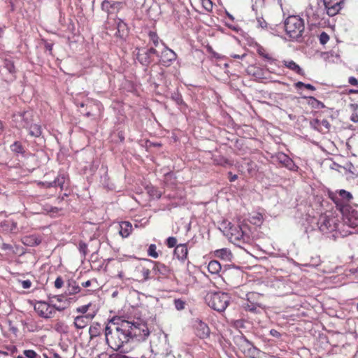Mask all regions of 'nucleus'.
<instances>
[{
  "label": "nucleus",
  "instance_id": "59",
  "mask_svg": "<svg viewBox=\"0 0 358 358\" xmlns=\"http://www.w3.org/2000/svg\"><path fill=\"white\" fill-rule=\"evenodd\" d=\"M141 272H142L144 280H148V279L150 278V271L148 268H143Z\"/></svg>",
  "mask_w": 358,
  "mask_h": 358
},
{
  "label": "nucleus",
  "instance_id": "7",
  "mask_svg": "<svg viewBox=\"0 0 358 358\" xmlns=\"http://www.w3.org/2000/svg\"><path fill=\"white\" fill-rule=\"evenodd\" d=\"M66 309V306H57L56 304H50L45 301H38L34 306V310L38 315L45 319L52 317L55 313V310L62 311Z\"/></svg>",
  "mask_w": 358,
  "mask_h": 358
},
{
  "label": "nucleus",
  "instance_id": "52",
  "mask_svg": "<svg viewBox=\"0 0 358 358\" xmlns=\"http://www.w3.org/2000/svg\"><path fill=\"white\" fill-rule=\"evenodd\" d=\"M202 6L206 11H211L213 9V2L211 0H201Z\"/></svg>",
  "mask_w": 358,
  "mask_h": 358
},
{
  "label": "nucleus",
  "instance_id": "51",
  "mask_svg": "<svg viewBox=\"0 0 358 358\" xmlns=\"http://www.w3.org/2000/svg\"><path fill=\"white\" fill-rule=\"evenodd\" d=\"M320 125H322L324 128V130H323V132L322 134H327L330 131L331 124L327 119H323L322 120H320Z\"/></svg>",
  "mask_w": 358,
  "mask_h": 358
},
{
  "label": "nucleus",
  "instance_id": "46",
  "mask_svg": "<svg viewBox=\"0 0 358 358\" xmlns=\"http://www.w3.org/2000/svg\"><path fill=\"white\" fill-rule=\"evenodd\" d=\"M157 246L155 244H150L148 249V255L155 259L157 258L159 255L157 252Z\"/></svg>",
  "mask_w": 358,
  "mask_h": 358
},
{
  "label": "nucleus",
  "instance_id": "42",
  "mask_svg": "<svg viewBox=\"0 0 358 358\" xmlns=\"http://www.w3.org/2000/svg\"><path fill=\"white\" fill-rule=\"evenodd\" d=\"M3 67L9 72V73L12 75L15 73V68L13 61L5 59L3 61Z\"/></svg>",
  "mask_w": 358,
  "mask_h": 358
},
{
  "label": "nucleus",
  "instance_id": "5",
  "mask_svg": "<svg viewBox=\"0 0 358 358\" xmlns=\"http://www.w3.org/2000/svg\"><path fill=\"white\" fill-rule=\"evenodd\" d=\"M231 297L225 292L208 293L205 297L208 306L217 312H223L230 303Z\"/></svg>",
  "mask_w": 358,
  "mask_h": 358
},
{
  "label": "nucleus",
  "instance_id": "55",
  "mask_svg": "<svg viewBox=\"0 0 358 358\" xmlns=\"http://www.w3.org/2000/svg\"><path fill=\"white\" fill-rule=\"evenodd\" d=\"M38 185L44 188H50L54 187L52 181L47 182V181H40L38 182Z\"/></svg>",
  "mask_w": 358,
  "mask_h": 358
},
{
  "label": "nucleus",
  "instance_id": "60",
  "mask_svg": "<svg viewBox=\"0 0 358 358\" xmlns=\"http://www.w3.org/2000/svg\"><path fill=\"white\" fill-rule=\"evenodd\" d=\"M20 282H21L22 287L24 289H29L31 286V282L29 280H22Z\"/></svg>",
  "mask_w": 358,
  "mask_h": 358
},
{
  "label": "nucleus",
  "instance_id": "30",
  "mask_svg": "<svg viewBox=\"0 0 358 358\" xmlns=\"http://www.w3.org/2000/svg\"><path fill=\"white\" fill-rule=\"evenodd\" d=\"M248 221L254 225L260 226L264 221L263 215L260 213H253L249 215Z\"/></svg>",
  "mask_w": 358,
  "mask_h": 358
},
{
  "label": "nucleus",
  "instance_id": "45",
  "mask_svg": "<svg viewBox=\"0 0 358 358\" xmlns=\"http://www.w3.org/2000/svg\"><path fill=\"white\" fill-rule=\"evenodd\" d=\"M294 86L296 89H301V87H305L309 90L315 91L316 88L311 84H306L301 81H299L294 83Z\"/></svg>",
  "mask_w": 358,
  "mask_h": 358
},
{
  "label": "nucleus",
  "instance_id": "12",
  "mask_svg": "<svg viewBox=\"0 0 358 358\" xmlns=\"http://www.w3.org/2000/svg\"><path fill=\"white\" fill-rule=\"evenodd\" d=\"M123 6L124 3L121 1L104 0L101 3V9L109 15L117 13Z\"/></svg>",
  "mask_w": 358,
  "mask_h": 358
},
{
  "label": "nucleus",
  "instance_id": "11",
  "mask_svg": "<svg viewBox=\"0 0 358 358\" xmlns=\"http://www.w3.org/2000/svg\"><path fill=\"white\" fill-rule=\"evenodd\" d=\"M32 114L29 111H20L13 115V121L17 127L27 129L32 123Z\"/></svg>",
  "mask_w": 358,
  "mask_h": 358
},
{
  "label": "nucleus",
  "instance_id": "21",
  "mask_svg": "<svg viewBox=\"0 0 358 358\" xmlns=\"http://www.w3.org/2000/svg\"><path fill=\"white\" fill-rule=\"evenodd\" d=\"M231 238H232L234 241H242L244 243L248 241L249 236L243 232V231L239 226L238 227L234 228V229H231Z\"/></svg>",
  "mask_w": 358,
  "mask_h": 358
},
{
  "label": "nucleus",
  "instance_id": "40",
  "mask_svg": "<svg viewBox=\"0 0 358 358\" xmlns=\"http://www.w3.org/2000/svg\"><path fill=\"white\" fill-rule=\"evenodd\" d=\"M257 52L261 57L266 59L270 63H273L275 61V59L271 57L269 54L266 53V50L262 46H258Z\"/></svg>",
  "mask_w": 358,
  "mask_h": 358
},
{
  "label": "nucleus",
  "instance_id": "9",
  "mask_svg": "<svg viewBox=\"0 0 358 358\" xmlns=\"http://www.w3.org/2000/svg\"><path fill=\"white\" fill-rule=\"evenodd\" d=\"M317 225L319 230L322 234H328L336 231L338 229V224L336 223L334 218H330L325 215L320 217Z\"/></svg>",
  "mask_w": 358,
  "mask_h": 358
},
{
  "label": "nucleus",
  "instance_id": "18",
  "mask_svg": "<svg viewBox=\"0 0 358 358\" xmlns=\"http://www.w3.org/2000/svg\"><path fill=\"white\" fill-rule=\"evenodd\" d=\"M151 262L154 264L152 271L155 275H161L164 278L169 277L172 271L168 266L159 262Z\"/></svg>",
  "mask_w": 358,
  "mask_h": 358
},
{
  "label": "nucleus",
  "instance_id": "25",
  "mask_svg": "<svg viewBox=\"0 0 358 358\" xmlns=\"http://www.w3.org/2000/svg\"><path fill=\"white\" fill-rule=\"evenodd\" d=\"M171 99L178 106L181 111L185 112L187 105L183 101L181 94L178 91L173 92L171 93Z\"/></svg>",
  "mask_w": 358,
  "mask_h": 358
},
{
  "label": "nucleus",
  "instance_id": "4",
  "mask_svg": "<svg viewBox=\"0 0 358 358\" xmlns=\"http://www.w3.org/2000/svg\"><path fill=\"white\" fill-rule=\"evenodd\" d=\"M285 29L290 38L298 41L304 31L303 20L296 15H290L285 21Z\"/></svg>",
  "mask_w": 358,
  "mask_h": 358
},
{
  "label": "nucleus",
  "instance_id": "32",
  "mask_svg": "<svg viewBox=\"0 0 358 358\" xmlns=\"http://www.w3.org/2000/svg\"><path fill=\"white\" fill-rule=\"evenodd\" d=\"M303 98L308 99V104L313 108L320 109L327 108L322 101L313 96H303Z\"/></svg>",
  "mask_w": 358,
  "mask_h": 358
},
{
  "label": "nucleus",
  "instance_id": "23",
  "mask_svg": "<svg viewBox=\"0 0 358 358\" xmlns=\"http://www.w3.org/2000/svg\"><path fill=\"white\" fill-rule=\"evenodd\" d=\"M22 243L29 247H35L41 244V238L35 234L25 236L22 238Z\"/></svg>",
  "mask_w": 358,
  "mask_h": 358
},
{
  "label": "nucleus",
  "instance_id": "1",
  "mask_svg": "<svg viewBox=\"0 0 358 358\" xmlns=\"http://www.w3.org/2000/svg\"><path fill=\"white\" fill-rule=\"evenodd\" d=\"M129 326L125 320L113 318L104 328L106 342L115 351H122L125 344L131 341Z\"/></svg>",
  "mask_w": 358,
  "mask_h": 358
},
{
  "label": "nucleus",
  "instance_id": "31",
  "mask_svg": "<svg viewBox=\"0 0 358 358\" xmlns=\"http://www.w3.org/2000/svg\"><path fill=\"white\" fill-rule=\"evenodd\" d=\"M102 330L103 329L99 323H93L89 329V334L90 336V339H93L94 338L100 336Z\"/></svg>",
  "mask_w": 358,
  "mask_h": 358
},
{
  "label": "nucleus",
  "instance_id": "16",
  "mask_svg": "<svg viewBox=\"0 0 358 358\" xmlns=\"http://www.w3.org/2000/svg\"><path fill=\"white\" fill-rule=\"evenodd\" d=\"M136 59L141 64L145 66H148L152 62H154V58L148 52L147 48H141L138 50Z\"/></svg>",
  "mask_w": 358,
  "mask_h": 358
},
{
  "label": "nucleus",
  "instance_id": "53",
  "mask_svg": "<svg viewBox=\"0 0 358 358\" xmlns=\"http://www.w3.org/2000/svg\"><path fill=\"white\" fill-rule=\"evenodd\" d=\"M174 305H175L176 308L178 310H183L185 308V303L182 299H177L174 300Z\"/></svg>",
  "mask_w": 358,
  "mask_h": 358
},
{
  "label": "nucleus",
  "instance_id": "28",
  "mask_svg": "<svg viewBox=\"0 0 358 358\" xmlns=\"http://www.w3.org/2000/svg\"><path fill=\"white\" fill-rule=\"evenodd\" d=\"M247 73L248 75L253 76L255 79L264 78V72L263 69L255 66H249L247 69Z\"/></svg>",
  "mask_w": 358,
  "mask_h": 358
},
{
  "label": "nucleus",
  "instance_id": "8",
  "mask_svg": "<svg viewBox=\"0 0 358 358\" xmlns=\"http://www.w3.org/2000/svg\"><path fill=\"white\" fill-rule=\"evenodd\" d=\"M208 270L212 274H218L222 272L221 277L223 279L228 278L234 273L240 274V271L236 268H228L222 271L220 263L217 260H211L208 265Z\"/></svg>",
  "mask_w": 358,
  "mask_h": 358
},
{
  "label": "nucleus",
  "instance_id": "62",
  "mask_svg": "<svg viewBox=\"0 0 358 358\" xmlns=\"http://www.w3.org/2000/svg\"><path fill=\"white\" fill-rule=\"evenodd\" d=\"M269 334L273 337L279 338L281 336L280 333L276 329H271L269 331Z\"/></svg>",
  "mask_w": 358,
  "mask_h": 358
},
{
  "label": "nucleus",
  "instance_id": "13",
  "mask_svg": "<svg viewBox=\"0 0 358 358\" xmlns=\"http://www.w3.org/2000/svg\"><path fill=\"white\" fill-rule=\"evenodd\" d=\"M151 352L155 353V355L167 357L170 355L171 350H170L169 344L166 342V339L164 338L159 341V345H156L155 347L151 345Z\"/></svg>",
  "mask_w": 358,
  "mask_h": 358
},
{
  "label": "nucleus",
  "instance_id": "39",
  "mask_svg": "<svg viewBox=\"0 0 358 358\" xmlns=\"http://www.w3.org/2000/svg\"><path fill=\"white\" fill-rule=\"evenodd\" d=\"M213 162L215 164L220 165L222 166H231L232 164L230 162V161L225 158L223 156H218L213 159Z\"/></svg>",
  "mask_w": 358,
  "mask_h": 358
},
{
  "label": "nucleus",
  "instance_id": "57",
  "mask_svg": "<svg viewBox=\"0 0 358 358\" xmlns=\"http://www.w3.org/2000/svg\"><path fill=\"white\" fill-rule=\"evenodd\" d=\"M64 280L61 276H58L55 281V287L57 289L62 287Z\"/></svg>",
  "mask_w": 358,
  "mask_h": 358
},
{
  "label": "nucleus",
  "instance_id": "64",
  "mask_svg": "<svg viewBox=\"0 0 358 358\" xmlns=\"http://www.w3.org/2000/svg\"><path fill=\"white\" fill-rule=\"evenodd\" d=\"M245 308L251 312L255 313L257 310L256 305L255 303H251V304H247Z\"/></svg>",
  "mask_w": 358,
  "mask_h": 358
},
{
  "label": "nucleus",
  "instance_id": "34",
  "mask_svg": "<svg viewBox=\"0 0 358 358\" xmlns=\"http://www.w3.org/2000/svg\"><path fill=\"white\" fill-rule=\"evenodd\" d=\"M215 255L223 260H229L232 256L231 251L227 248L215 250Z\"/></svg>",
  "mask_w": 358,
  "mask_h": 358
},
{
  "label": "nucleus",
  "instance_id": "6",
  "mask_svg": "<svg viewBox=\"0 0 358 358\" xmlns=\"http://www.w3.org/2000/svg\"><path fill=\"white\" fill-rule=\"evenodd\" d=\"M328 196L340 210H342L353 199L352 193L345 189H337L335 192L329 190Z\"/></svg>",
  "mask_w": 358,
  "mask_h": 358
},
{
  "label": "nucleus",
  "instance_id": "56",
  "mask_svg": "<svg viewBox=\"0 0 358 358\" xmlns=\"http://www.w3.org/2000/svg\"><path fill=\"white\" fill-rule=\"evenodd\" d=\"M90 306H91L90 303L82 306L80 307L77 308H76V311L78 313H80L82 314H85V313H87V311L88 310V309H89Z\"/></svg>",
  "mask_w": 358,
  "mask_h": 358
},
{
  "label": "nucleus",
  "instance_id": "50",
  "mask_svg": "<svg viewBox=\"0 0 358 358\" xmlns=\"http://www.w3.org/2000/svg\"><path fill=\"white\" fill-rule=\"evenodd\" d=\"M166 244L168 248H176L177 245V239L175 237L170 236L166 241Z\"/></svg>",
  "mask_w": 358,
  "mask_h": 358
},
{
  "label": "nucleus",
  "instance_id": "14",
  "mask_svg": "<svg viewBox=\"0 0 358 358\" xmlns=\"http://www.w3.org/2000/svg\"><path fill=\"white\" fill-rule=\"evenodd\" d=\"M277 162L290 171H297L294 162L284 152H278L275 156Z\"/></svg>",
  "mask_w": 358,
  "mask_h": 358
},
{
  "label": "nucleus",
  "instance_id": "58",
  "mask_svg": "<svg viewBox=\"0 0 358 358\" xmlns=\"http://www.w3.org/2000/svg\"><path fill=\"white\" fill-rule=\"evenodd\" d=\"M257 21L259 27L262 28L267 27V23L262 17H257Z\"/></svg>",
  "mask_w": 358,
  "mask_h": 358
},
{
  "label": "nucleus",
  "instance_id": "38",
  "mask_svg": "<svg viewBox=\"0 0 358 358\" xmlns=\"http://www.w3.org/2000/svg\"><path fill=\"white\" fill-rule=\"evenodd\" d=\"M66 180V176L64 173L59 174L55 179L52 180L54 187H59L61 189H63V186Z\"/></svg>",
  "mask_w": 358,
  "mask_h": 358
},
{
  "label": "nucleus",
  "instance_id": "63",
  "mask_svg": "<svg viewBox=\"0 0 358 358\" xmlns=\"http://www.w3.org/2000/svg\"><path fill=\"white\" fill-rule=\"evenodd\" d=\"M348 83L353 86H358V81L355 77L351 76L348 79Z\"/></svg>",
  "mask_w": 358,
  "mask_h": 358
},
{
  "label": "nucleus",
  "instance_id": "47",
  "mask_svg": "<svg viewBox=\"0 0 358 358\" xmlns=\"http://www.w3.org/2000/svg\"><path fill=\"white\" fill-rule=\"evenodd\" d=\"M78 250L83 257H85L88 252L87 245L83 241H80L78 244Z\"/></svg>",
  "mask_w": 358,
  "mask_h": 358
},
{
  "label": "nucleus",
  "instance_id": "48",
  "mask_svg": "<svg viewBox=\"0 0 358 358\" xmlns=\"http://www.w3.org/2000/svg\"><path fill=\"white\" fill-rule=\"evenodd\" d=\"M323 114H326V116L334 120L338 117V113L334 111L332 108H326L324 111H322Z\"/></svg>",
  "mask_w": 358,
  "mask_h": 358
},
{
  "label": "nucleus",
  "instance_id": "33",
  "mask_svg": "<svg viewBox=\"0 0 358 358\" xmlns=\"http://www.w3.org/2000/svg\"><path fill=\"white\" fill-rule=\"evenodd\" d=\"M29 134L32 137H39L42 134L41 126L37 124H31L28 128Z\"/></svg>",
  "mask_w": 358,
  "mask_h": 358
},
{
  "label": "nucleus",
  "instance_id": "19",
  "mask_svg": "<svg viewBox=\"0 0 358 358\" xmlns=\"http://www.w3.org/2000/svg\"><path fill=\"white\" fill-rule=\"evenodd\" d=\"M116 23L117 31L115 33V36L120 38H125L128 36L129 31L127 24L120 18H117L116 20Z\"/></svg>",
  "mask_w": 358,
  "mask_h": 358
},
{
  "label": "nucleus",
  "instance_id": "20",
  "mask_svg": "<svg viewBox=\"0 0 358 358\" xmlns=\"http://www.w3.org/2000/svg\"><path fill=\"white\" fill-rule=\"evenodd\" d=\"M94 317V315L87 314L85 315L77 316L74 319V326L76 329H81L85 328L90 320Z\"/></svg>",
  "mask_w": 358,
  "mask_h": 358
},
{
  "label": "nucleus",
  "instance_id": "35",
  "mask_svg": "<svg viewBox=\"0 0 358 358\" xmlns=\"http://www.w3.org/2000/svg\"><path fill=\"white\" fill-rule=\"evenodd\" d=\"M10 150L16 155L24 156L25 150L20 141H15L10 146Z\"/></svg>",
  "mask_w": 358,
  "mask_h": 358
},
{
  "label": "nucleus",
  "instance_id": "22",
  "mask_svg": "<svg viewBox=\"0 0 358 358\" xmlns=\"http://www.w3.org/2000/svg\"><path fill=\"white\" fill-rule=\"evenodd\" d=\"M187 244H179L174 249V255L180 261L185 260L187 257Z\"/></svg>",
  "mask_w": 358,
  "mask_h": 358
},
{
  "label": "nucleus",
  "instance_id": "49",
  "mask_svg": "<svg viewBox=\"0 0 358 358\" xmlns=\"http://www.w3.org/2000/svg\"><path fill=\"white\" fill-rule=\"evenodd\" d=\"M148 193L150 194V196L156 199H159L162 196V193L160 192V191H159L154 187H152L150 189H148Z\"/></svg>",
  "mask_w": 358,
  "mask_h": 358
},
{
  "label": "nucleus",
  "instance_id": "43",
  "mask_svg": "<svg viewBox=\"0 0 358 358\" xmlns=\"http://www.w3.org/2000/svg\"><path fill=\"white\" fill-rule=\"evenodd\" d=\"M310 126L314 130H316L320 133L323 132V129L320 127V120L318 118L313 119L310 121Z\"/></svg>",
  "mask_w": 358,
  "mask_h": 358
},
{
  "label": "nucleus",
  "instance_id": "41",
  "mask_svg": "<svg viewBox=\"0 0 358 358\" xmlns=\"http://www.w3.org/2000/svg\"><path fill=\"white\" fill-rule=\"evenodd\" d=\"M17 358H40V356L33 350H25L23 355H18Z\"/></svg>",
  "mask_w": 358,
  "mask_h": 358
},
{
  "label": "nucleus",
  "instance_id": "24",
  "mask_svg": "<svg viewBox=\"0 0 358 358\" xmlns=\"http://www.w3.org/2000/svg\"><path fill=\"white\" fill-rule=\"evenodd\" d=\"M344 222L352 229L358 227V213L355 210L350 213L344 219Z\"/></svg>",
  "mask_w": 358,
  "mask_h": 358
},
{
  "label": "nucleus",
  "instance_id": "26",
  "mask_svg": "<svg viewBox=\"0 0 358 358\" xmlns=\"http://www.w3.org/2000/svg\"><path fill=\"white\" fill-rule=\"evenodd\" d=\"M81 290L80 287L76 282V280L71 279L67 282L66 289L65 291V295H73L79 293Z\"/></svg>",
  "mask_w": 358,
  "mask_h": 358
},
{
  "label": "nucleus",
  "instance_id": "29",
  "mask_svg": "<svg viewBox=\"0 0 358 358\" xmlns=\"http://www.w3.org/2000/svg\"><path fill=\"white\" fill-rule=\"evenodd\" d=\"M285 66L289 69L290 70L294 71L299 75L303 76L304 71L294 61L292 60H284L282 62Z\"/></svg>",
  "mask_w": 358,
  "mask_h": 358
},
{
  "label": "nucleus",
  "instance_id": "54",
  "mask_svg": "<svg viewBox=\"0 0 358 358\" xmlns=\"http://www.w3.org/2000/svg\"><path fill=\"white\" fill-rule=\"evenodd\" d=\"M320 43L325 45L329 40V36L324 31L322 32L319 36Z\"/></svg>",
  "mask_w": 358,
  "mask_h": 358
},
{
  "label": "nucleus",
  "instance_id": "44",
  "mask_svg": "<svg viewBox=\"0 0 358 358\" xmlns=\"http://www.w3.org/2000/svg\"><path fill=\"white\" fill-rule=\"evenodd\" d=\"M148 36L150 38V41H151L155 47H157L159 45V37L156 32L150 31L148 33Z\"/></svg>",
  "mask_w": 358,
  "mask_h": 358
},
{
  "label": "nucleus",
  "instance_id": "36",
  "mask_svg": "<svg viewBox=\"0 0 358 358\" xmlns=\"http://www.w3.org/2000/svg\"><path fill=\"white\" fill-rule=\"evenodd\" d=\"M65 293L64 294L61 295H54L52 297L49 296L50 299V303L53 302V299H56L58 302H63L64 304L62 306H66V308L67 306L71 303V301L73 299L72 298L66 299Z\"/></svg>",
  "mask_w": 358,
  "mask_h": 358
},
{
  "label": "nucleus",
  "instance_id": "10",
  "mask_svg": "<svg viewBox=\"0 0 358 358\" xmlns=\"http://www.w3.org/2000/svg\"><path fill=\"white\" fill-rule=\"evenodd\" d=\"M322 3L326 8L327 15L333 17L343 8L344 0H322Z\"/></svg>",
  "mask_w": 358,
  "mask_h": 358
},
{
  "label": "nucleus",
  "instance_id": "17",
  "mask_svg": "<svg viewBox=\"0 0 358 358\" xmlns=\"http://www.w3.org/2000/svg\"><path fill=\"white\" fill-rule=\"evenodd\" d=\"M194 329L196 335L201 339L206 338L210 336V331L208 326L201 320H196Z\"/></svg>",
  "mask_w": 358,
  "mask_h": 358
},
{
  "label": "nucleus",
  "instance_id": "15",
  "mask_svg": "<svg viewBox=\"0 0 358 358\" xmlns=\"http://www.w3.org/2000/svg\"><path fill=\"white\" fill-rule=\"evenodd\" d=\"M177 58L174 51L166 47L160 55V62L163 66H169Z\"/></svg>",
  "mask_w": 358,
  "mask_h": 358
},
{
  "label": "nucleus",
  "instance_id": "27",
  "mask_svg": "<svg viewBox=\"0 0 358 358\" xmlns=\"http://www.w3.org/2000/svg\"><path fill=\"white\" fill-rule=\"evenodd\" d=\"M132 231V224L127 221L120 223L119 234L122 238H127Z\"/></svg>",
  "mask_w": 358,
  "mask_h": 358
},
{
  "label": "nucleus",
  "instance_id": "37",
  "mask_svg": "<svg viewBox=\"0 0 358 358\" xmlns=\"http://www.w3.org/2000/svg\"><path fill=\"white\" fill-rule=\"evenodd\" d=\"M245 342V347L248 349V354L251 356H255L259 354V350L256 348L251 341L244 338Z\"/></svg>",
  "mask_w": 358,
  "mask_h": 358
},
{
  "label": "nucleus",
  "instance_id": "61",
  "mask_svg": "<svg viewBox=\"0 0 358 358\" xmlns=\"http://www.w3.org/2000/svg\"><path fill=\"white\" fill-rule=\"evenodd\" d=\"M148 52L151 55L153 58L155 56H159L158 52L154 47L147 48Z\"/></svg>",
  "mask_w": 358,
  "mask_h": 358
},
{
  "label": "nucleus",
  "instance_id": "2",
  "mask_svg": "<svg viewBox=\"0 0 358 358\" xmlns=\"http://www.w3.org/2000/svg\"><path fill=\"white\" fill-rule=\"evenodd\" d=\"M307 22L309 26L316 27L321 24L327 14L326 8L322 3V0H317L315 4L310 3L305 10Z\"/></svg>",
  "mask_w": 358,
  "mask_h": 358
},
{
  "label": "nucleus",
  "instance_id": "3",
  "mask_svg": "<svg viewBox=\"0 0 358 358\" xmlns=\"http://www.w3.org/2000/svg\"><path fill=\"white\" fill-rule=\"evenodd\" d=\"M128 324L131 341H145L150 335V330L146 322L141 320L136 321L125 320Z\"/></svg>",
  "mask_w": 358,
  "mask_h": 358
}]
</instances>
